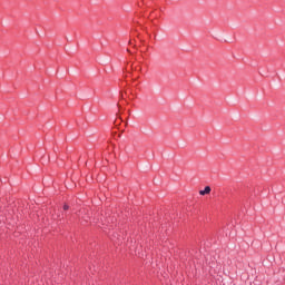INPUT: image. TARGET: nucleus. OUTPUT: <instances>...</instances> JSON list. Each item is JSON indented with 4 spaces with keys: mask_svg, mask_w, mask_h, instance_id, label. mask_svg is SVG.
<instances>
[{
    "mask_svg": "<svg viewBox=\"0 0 285 285\" xmlns=\"http://www.w3.org/2000/svg\"><path fill=\"white\" fill-rule=\"evenodd\" d=\"M161 18V11L153 10L149 12L148 19L150 21V32L154 38L157 39V30H159V19Z\"/></svg>",
    "mask_w": 285,
    "mask_h": 285,
    "instance_id": "obj_1",
    "label": "nucleus"
},
{
    "mask_svg": "<svg viewBox=\"0 0 285 285\" xmlns=\"http://www.w3.org/2000/svg\"><path fill=\"white\" fill-rule=\"evenodd\" d=\"M120 97L121 99H126V97H128V99L132 101V99H135V94L130 89H127L125 92L120 94Z\"/></svg>",
    "mask_w": 285,
    "mask_h": 285,
    "instance_id": "obj_2",
    "label": "nucleus"
},
{
    "mask_svg": "<svg viewBox=\"0 0 285 285\" xmlns=\"http://www.w3.org/2000/svg\"><path fill=\"white\" fill-rule=\"evenodd\" d=\"M128 68H131V69L135 70L136 72L141 71V66H139V65H135V63L128 65V66H127V69H128Z\"/></svg>",
    "mask_w": 285,
    "mask_h": 285,
    "instance_id": "obj_3",
    "label": "nucleus"
},
{
    "mask_svg": "<svg viewBox=\"0 0 285 285\" xmlns=\"http://www.w3.org/2000/svg\"><path fill=\"white\" fill-rule=\"evenodd\" d=\"M210 186H206L203 190L199 191V195H210Z\"/></svg>",
    "mask_w": 285,
    "mask_h": 285,
    "instance_id": "obj_4",
    "label": "nucleus"
},
{
    "mask_svg": "<svg viewBox=\"0 0 285 285\" xmlns=\"http://www.w3.org/2000/svg\"><path fill=\"white\" fill-rule=\"evenodd\" d=\"M134 26H141V18H134Z\"/></svg>",
    "mask_w": 285,
    "mask_h": 285,
    "instance_id": "obj_5",
    "label": "nucleus"
},
{
    "mask_svg": "<svg viewBox=\"0 0 285 285\" xmlns=\"http://www.w3.org/2000/svg\"><path fill=\"white\" fill-rule=\"evenodd\" d=\"M62 208L63 210H70V206L68 204H65Z\"/></svg>",
    "mask_w": 285,
    "mask_h": 285,
    "instance_id": "obj_6",
    "label": "nucleus"
},
{
    "mask_svg": "<svg viewBox=\"0 0 285 285\" xmlns=\"http://www.w3.org/2000/svg\"><path fill=\"white\" fill-rule=\"evenodd\" d=\"M147 35L149 36V38L153 37V33H150L149 31H147Z\"/></svg>",
    "mask_w": 285,
    "mask_h": 285,
    "instance_id": "obj_7",
    "label": "nucleus"
},
{
    "mask_svg": "<svg viewBox=\"0 0 285 285\" xmlns=\"http://www.w3.org/2000/svg\"><path fill=\"white\" fill-rule=\"evenodd\" d=\"M138 7L141 8V2L138 3Z\"/></svg>",
    "mask_w": 285,
    "mask_h": 285,
    "instance_id": "obj_8",
    "label": "nucleus"
}]
</instances>
